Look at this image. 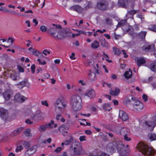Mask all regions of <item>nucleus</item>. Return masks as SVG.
Masks as SVG:
<instances>
[{
	"mask_svg": "<svg viewBox=\"0 0 156 156\" xmlns=\"http://www.w3.org/2000/svg\"><path fill=\"white\" fill-rule=\"evenodd\" d=\"M17 68L20 72H24V69L20 66L18 65L17 66Z\"/></svg>",
	"mask_w": 156,
	"mask_h": 156,
	"instance_id": "nucleus-62",
	"label": "nucleus"
},
{
	"mask_svg": "<svg viewBox=\"0 0 156 156\" xmlns=\"http://www.w3.org/2000/svg\"><path fill=\"white\" fill-rule=\"evenodd\" d=\"M28 50L30 51V53L37 57H41V56H43L40 51L35 49L33 48L32 46L28 49Z\"/></svg>",
	"mask_w": 156,
	"mask_h": 156,
	"instance_id": "nucleus-10",
	"label": "nucleus"
},
{
	"mask_svg": "<svg viewBox=\"0 0 156 156\" xmlns=\"http://www.w3.org/2000/svg\"><path fill=\"white\" fill-rule=\"evenodd\" d=\"M35 65H32L31 67V71L33 73H34L35 72Z\"/></svg>",
	"mask_w": 156,
	"mask_h": 156,
	"instance_id": "nucleus-64",
	"label": "nucleus"
},
{
	"mask_svg": "<svg viewBox=\"0 0 156 156\" xmlns=\"http://www.w3.org/2000/svg\"><path fill=\"white\" fill-rule=\"evenodd\" d=\"M90 73H88V77L90 81L93 82L97 80L96 75L95 73L92 72L91 71H90Z\"/></svg>",
	"mask_w": 156,
	"mask_h": 156,
	"instance_id": "nucleus-26",
	"label": "nucleus"
},
{
	"mask_svg": "<svg viewBox=\"0 0 156 156\" xmlns=\"http://www.w3.org/2000/svg\"><path fill=\"white\" fill-rule=\"evenodd\" d=\"M51 138H48L47 140H44L43 141V143L44 144H46L47 143V142L48 143H50L51 142Z\"/></svg>",
	"mask_w": 156,
	"mask_h": 156,
	"instance_id": "nucleus-61",
	"label": "nucleus"
},
{
	"mask_svg": "<svg viewBox=\"0 0 156 156\" xmlns=\"http://www.w3.org/2000/svg\"><path fill=\"white\" fill-rule=\"evenodd\" d=\"M42 53L45 55H47L48 54H49L50 53V51L44 49L42 51Z\"/></svg>",
	"mask_w": 156,
	"mask_h": 156,
	"instance_id": "nucleus-56",
	"label": "nucleus"
},
{
	"mask_svg": "<svg viewBox=\"0 0 156 156\" xmlns=\"http://www.w3.org/2000/svg\"><path fill=\"white\" fill-rule=\"evenodd\" d=\"M150 68L152 71L154 72L156 71V63H153L151 64Z\"/></svg>",
	"mask_w": 156,
	"mask_h": 156,
	"instance_id": "nucleus-45",
	"label": "nucleus"
},
{
	"mask_svg": "<svg viewBox=\"0 0 156 156\" xmlns=\"http://www.w3.org/2000/svg\"><path fill=\"white\" fill-rule=\"evenodd\" d=\"M135 60L137 63L138 66L145 63L146 60L144 58L141 57H136L135 58Z\"/></svg>",
	"mask_w": 156,
	"mask_h": 156,
	"instance_id": "nucleus-22",
	"label": "nucleus"
},
{
	"mask_svg": "<svg viewBox=\"0 0 156 156\" xmlns=\"http://www.w3.org/2000/svg\"><path fill=\"white\" fill-rule=\"evenodd\" d=\"M122 147V145L120 142L117 143L114 142L109 143L107 145L106 149L107 152L113 153L116 149L119 151V149Z\"/></svg>",
	"mask_w": 156,
	"mask_h": 156,
	"instance_id": "nucleus-4",
	"label": "nucleus"
},
{
	"mask_svg": "<svg viewBox=\"0 0 156 156\" xmlns=\"http://www.w3.org/2000/svg\"><path fill=\"white\" fill-rule=\"evenodd\" d=\"M84 95L90 99H93L95 97L96 93L93 89H90L87 91Z\"/></svg>",
	"mask_w": 156,
	"mask_h": 156,
	"instance_id": "nucleus-9",
	"label": "nucleus"
},
{
	"mask_svg": "<svg viewBox=\"0 0 156 156\" xmlns=\"http://www.w3.org/2000/svg\"><path fill=\"white\" fill-rule=\"evenodd\" d=\"M146 34V32L145 31L141 32L139 34V36L141 38H144Z\"/></svg>",
	"mask_w": 156,
	"mask_h": 156,
	"instance_id": "nucleus-49",
	"label": "nucleus"
},
{
	"mask_svg": "<svg viewBox=\"0 0 156 156\" xmlns=\"http://www.w3.org/2000/svg\"><path fill=\"white\" fill-rule=\"evenodd\" d=\"M99 47V42L96 41H95L91 44V47L93 49L97 48Z\"/></svg>",
	"mask_w": 156,
	"mask_h": 156,
	"instance_id": "nucleus-33",
	"label": "nucleus"
},
{
	"mask_svg": "<svg viewBox=\"0 0 156 156\" xmlns=\"http://www.w3.org/2000/svg\"><path fill=\"white\" fill-rule=\"evenodd\" d=\"M37 147L34 145L27 149L25 152L24 156H30L34 154L36 151Z\"/></svg>",
	"mask_w": 156,
	"mask_h": 156,
	"instance_id": "nucleus-8",
	"label": "nucleus"
},
{
	"mask_svg": "<svg viewBox=\"0 0 156 156\" xmlns=\"http://www.w3.org/2000/svg\"><path fill=\"white\" fill-rule=\"evenodd\" d=\"M129 0H119L118 5L121 7L126 8L129 4Z\"/></svg>",
	"mask_w": 156,
	"mask_h": 156,
	"instance_id": "nucleus-21",
	"label": "nucleus"
},
{
	"mask_svg": "<svg viewBox=\"0 0 156 156\" xmlns=\"http://www.w3.org/2000/svg\"><path fill=\"white\" fill-rule=\"evenodd\" d=\"M70 9L71 10L76 11L79 13L83 11L82 8L78 5L73 6L70 8Z\"/></svg>",
	"mask_w": 156,
	"mask_h": 156,
	"instance_id": "nucleus-24",
	"label": "nucleus"
},
{
	"mask_svg": "<svg viewBox=\"0 0 156 156\" xmlns=\"http://www.w3.org/2000/svg\"><path fill=\"white\" fill-rule=\"evenodd\" d=\"M48 31L52 37L55 38L60 39L64 37V33L57 28H50Z\"/></svg>",
	"mask_w": 156,
	"mask_h": 156,
	"instance_id": "nucleus-5",
	"label": "nucleus"
},
{
	"mask_svg": "<svg viewBox=\"0 0 156 156\" xmlns=\"http://www.w3.org/2000/svg\"><path fill=\"white\" fill-rule=\"evenodd\" d=\"M126 20H124L120 21V22L118 23L117 25V27H119L123 25L126 24Z\"/></svg>",
	"mask_w": 156,
	"mask_h": 156,
	"instance_id": "nucleus-43",
	"label": "nucleus"
},
{
	"mask_svg": "<svg viewBox=\"0 0 156 156\" xmlns=\"http://www.w3.org/2000/svg\"><path fill=\"white\" fill-rule=\"evenodd\" d=\"M124 138L125 140L128 141H130L131 139L130 136V133L124 136Z\"/></svg>",
	"mask_w": 156,
	"mask_h": 156,
	"instance_id": "nucleus-42",
	"label": "nucleus"
},
{
	"mask_svg": "<svg viewBox=\"0 0 156 156\" xmlns=\"http://www.w3.org/2000/svg\"><path fill=\"white\" fill-rule=\"evenodd\" d=\"M55 111L56 113H62L64 112L66 107V105L61 99H58L56 100L54 104Z\"/></svg>",
	"mask_w": 156,
	"mask_h": 156,
	"instance_id": "nucleus-3",
	"label": "nucleus"
},
{
	"mask_svg": "<svg viewBox=\"0 0 156 156\" xmlns=\"http://www.w3.org/2000/svg\"><path fill=\"white\" fill-rule=\"evenodd\" d=\"M41 103L43 105H45L47 107L48 106V104L46 101L44 100L43 101H41Z\"/></svg>",
	"mask_w": 156,
	"mask_h": 156,
	"instance_id": "nucleus-60",
	"label": "nucleus"
},
{
	"mask_svg": "<svg viewBox=\"0 0 156 156\" xmlns=\"http://www.w3.org/2000/svg\"><path fill=\"white\" fill-rule=\"evenodd\" d=\"M135 99V98L134 97L131 95H127L125 98L124 103L125 104H127L131 102V100H132L133 101Z\"/></svg>",
	"mask_w": 156,
	"mask_h": 156,
	"instance_id": "nucleus-27",
	"label": "nucleus"
},
{
	"mask_svg": "<svg viewBox=\"0 0 156 156\" xmlns=\"http://www.w3.org/2000/svg\"><path fill=\"white\" fill-rule=\"evenodd\" d=\"M41 30L42 32H45L47 30V28L46 27L44 26H41L40 27Z\"/></svg>",
	"mask_w": 156,
	"mask_h": 156,
	"instance_id": "nucleus-51",
	"label": "nucleus"
},
{
	"mask_svg": "<svg viewBox=\"0 0 156 156\" xmlns=\"http://www.w3.org/2000/svg\"><path fill=\"white\" fill-rule=\"evenodd\" d=\"M113 51L115 55H119L121 53V50L119 49L116 48H113Z\"/></svg>",
	"mask_w": 156,
	"mask_h": 156,
	"instance_id": "nucleus-44",
	"label": "nucleus"
},
{
	"mask_svg": "<svg viewBox=\"0 0 156 156\" xmlns=\"http://www.w3.org/2000/svg\"><path fill=\"white\" fill-rule=\"evenodd\" d=\"M54 122L53 120H51L50 122L48 123H46V126L48 128L51 129L53 128Z\"/></svg>",
	"mask_w": 156,
	"mask_h": 156,
	"instance_id": "nucleus-39",
	"label": "nucleus"
},
{
	"mask_svg": "<svg viewBox=\"0 0 156 156\" xmlns=\"http://www.w3.org/2000/svg\"><path fill=\"white\" fill-rule=\"evenodd\" d=\"M108 6L107 2L105 1H101L98 3L97 5L98 8L101 10L106 9L108 7Z\"/></svg>",
	"mask_w": 156,
	"mask_h": 156,
	"instance_id": "nucleus-13",
	"label": "nucleus"
},
{
	"mask_svg": "<svg viewBox=\"0 0 156 156\" xmlns=\"http://www.w3.org/2000/svg\"><path fill=\"white\" fill-rule=\"evenodd\" d=\"M94 153L95 154L92 153H90L89 155L90 156H109V155L107 154L104 152L98 151H95L94 152Z\"/></svg>",
	"mask_w": 156,
	"mask_h": 156,
	"instance_id": "nucleus-20",
	"label": "nucleus"
},
{
	"mask_svg": "<svg viewBox=\"0 0 156 156\" xmlns=\"http://www.w3.org/2000/svg\"><path fill=\"white\" fill-rule=\"evenodd\" d=\"M119 116L123 121H126L129 119V117L127 113L123 110H119Z\"/></svg>",
	"mask_w": 156,
	"mask_h": 156,
	"instance_id": "nucleus-15",
	"label": "nucleus"
},
{
	"mask_svg": "<svg viewBox=\"0 0 156 156\" xmlns=\"http://www.w3.org/2000/svg\"><path fill=\"white\" fill-rule=\"evenodd\" d=\"M24 134L26 136H31V134L30 133V130L29 129H28L25 130L24 132Z\"/></svg>",
	"mask_w": 156,
	"mask_h": 156,
	"instance_id": "nucleus-41",
	"label": "nucleus"
},
{
	"mask_svg": "<svg viewBox=\"0 0 156 156\" xmlns=\"http://www.w3.org/2000/svg\"><path fill=\"white\" fill-rule=\"evenodd\" d=\"M120 90L119 88H116L114 90H112V89L109 91L110 94L113 96H117L119 93Z\"/></svg>",
	"mask_w": 156,
	"mask_h": 156,
	"instance_id": "nucleus-31",
	"label": "nucleus"
},
{
	"mask_svg": "<svg viewBox=\"0 0 156 156\" xmlns=\"http://www.w3.org/2000/svg\"><path fill=\"white\" fill-rule=\"evenodd\" d=\"M82 102L81 98L79 95H75L71 97L70 100V103H77Z\"/></svg>",
	"mask_w": 156,
	"mask_h": 156,
	"instance_id": "nucleus-17",
	"label": "nucleus"
},
{
	"mask_svg": "<svg viewBox=\"0 0 156 156\" xmlns=\"http://www.w3.org/2000/svg\"><path fill=\"white\" fill-rule=\"evenodd\" d=\"M44 115L43 113L39 112L35 114L32 117V119L35 120H43L44 119Z\"/></svg>",
	"mask_w": 156,
	"mask_h": 156,
	"instance_id": "nucleus-16",
	"label": "nucleus"
},
{
	"mask_svg": "<svg viewBox=\"0 0 156 156\" xmlns=\"http://www.w3.org/2000/svg\"><path fill=\"white\" fill-rule=\"evenodd\" d=\"M19 85H20L21 86H22L23 87H22V88H23V87L24 86L26 87H30V83L27 81H22L20 82L19 84Z\"/></svg>",
	"mask_w": 156,
	"mask_h": 156,
	"instance_id": "nucleus-34",
	"label": "nucleus"
},
{
	"mask_svg": "<svg viewBox=\"0 0 156 156\" xmlns=\"http://www.w3.org/2000/svg\"><path fill=\"white\" fill-rule=\"evenodd\" d=\"M73 111L76 112L81 109L82 107V102L71 104Z\"/></svg>",
	"mask_w": 156,
	"mask_h": 156,
	"instance_id": "nucleus-12",
	"label": "nucleus"
},
{
	"mask_svg": "<svg viewBox=\"0 0 156 156\" xmlns=\"http://www.w3.org/2000/svg\"><path fill=\"white\" fill-rule=\"evenodd\" d=\"M113 37L114 39L115 40H118L121 38V36L120 35L116 34L115 33H114Z\"/></svg>",
	"mask_w": 156,
	"mask_h": 156,
	"instance_id": "nucleus-57",
	"label": "nucleus"
},
{
	"mask_svg": "<svg viewBox=\"0 0 156 156\" xmlns=\"http://www.w3.org/2000/svg\"><path fill=\"white\" fill-rule=\"evenodd\" d=\"M86 137L84 136H81L79 137V140L80 142H82L84 141H86Z\"/></svg>",
	"mask_w": 156,
	"mask_h": 156,
	"instance_id": "nucleus-55",
	"label": "nucleus"
},
{
	"mask_svg": "<svg viewBox=\"0 0 156 156\" xmlns=\"http://www.w3.org/2000/svg\"><path fill=\"white\" fill-rule=\"evenodd\" d=\"M106 23L108 24H111L112 23V20L108 18H106L105 20Z\"/></svg>",
	"mask_w": 156,
	"mask_h": 156,
	"instance_id": "nucleus-53",
	"label": "nucleus"
},
{
	"mask_svg": "<svg viewBox=\"0 0 156 156\" xmlns=\"http://www.w3.org/2000/svg\"><path fill=\"white\" fill-rule=\"evenodd\" d=\"M132 72L131 71L129 70L126 71L124 74V76L127 79H129L132 76Z\"/></svg>",
	"mask_w": 156,
	"mask_h": 156,
	"instance_id": "nucleus-35",
	"label": "nucleus"
},
{
	"mask_svg": "<svg viewBox=\"0 0 156 156\" xmlns=\"http://www.w3.org/2000/svg\"><path fill=\"white\" fill-rule=\"evenodd\" d=\"M148 137L151 141L156 140V135L154 133H150L149 134Z\"/></svg>",
	"mask_w": 156,
	"mask_h": 156,
	"instance_id": "nucleus-40",
	"label": "nucleus"
},
{
	"mask_svg": "<svg viewBox=\"0 0 156 156\" xmlns=\"http://www.w3.org/2000/svg\"><path fill=\"white\" fill-rule=\"evenodd\" d=\"M0 116L1 118L5 120L8 116V112L7 110L2 108H0Z\"/></svg>",
	"mask_w": 156,
	"mask_h": 156,
	"instance_id": "nucleus-14",
	"label": "nucleus"
},
{
	"mask_svg": "<svg viewBox=\"0 0 156 156\" xmlns=\"http://www.w3.org/2000/svg\"><path fill=\"white\" fill-rule=\"evenodd\" d=\"M23 127L19 128L14 130L13 132L11 133L10 136L11 137H13L20 134L23 130Z\"/></svg>",
	"mask_w": 156,
	"mask_h": 156,
	"instance_id": "nucleus-25",
	"label": "nucleus"
},
{
	"mask_svg": "<svg viewBox=\"0 0 156 156\" xmlns=\"http://www.w3.org/2000/svg\"><path fill=\"white\" fill-rule=\"evenodd\" d=\"M145 124L147 126L150 130H153L156 125V116L153 117L151 119L146 121Z\"/></svg>",
	"mask_w": 156,
	"mask_h": 156,
	"instance_id": "nucleus-6",
	"label": "nucleus"
},
{
	"mask_svg": "<svg viewBox=\"0 0 156 156\" xmlns=\"http://www.w3.org/2000/svg\"><path fill=\"white\" fill-rule=\"evenodd\" d=\"M1 10L3 11L4 12H5L10 13H11L13 14L14 15H20V16H24V15H20L19 14H18L17 13H16L15 12V11H13L12 12H10L9 10L6 9L5 8H4V9H1Z\"/></svg>",
	"mask_w": 156,
	"mask_h": 156,
	"instance_id": "nucleus-37",
	"label": "nucleus"
},
{
	"mask_svg": "<svg viewBox=\"0 0 156 156\" xmlns=\"http://www.w3.org/2000/svg\"><path fill=\"white\" fill-rule=\"evenodd\" d=\"M68 151L70 156L82 155L86 152L79 142H73L70 146Z\"/></svg>",
	"mask_w": 156,
	"mask_h": 156,
	"instance_id": "nucleus-1",
	"label": "nucleus"
},
{
	"mask_svg": "<svg viewBox=\"0 0 156 156\" xmlns=\"http://www.w3.org/2000/svg\"><path fill=\"white\" fill-rule=\"evenodd\" d=\"M152 47H153V49L151 48V46H148L147 47H143L142 48L145 51L152 52V54H153L156 58V50H155L153 46H152Z\"/></svg>",
	"mask_w": 156,
	"mask_h": 156,
	"instance_id": "nucleus-23",
	"label": "nucleus"
},
{
	"mask_svg": "<svg viewBox=\"0 0 156 156\" xmlns=\"http://www.w3.org/2000/svg\"><path fill=\"white\" fill-rule=\"evenodd\" d=\"M102 56V59L105 60L109 63L112 62V61L111 60L108 59L109 58L108 55L107 54H106L104 51L103 52V54Z\"/></svg>",
	"mask_w": 156,
	"mask_h": 156,
	"instance_id": "nucleus-36",
	"label": "nucleus"
},
{
	"mask_svg": "<svg viewBox=\"0 0 156 156\" xmlns=\"http://www.w3.org/2000/svg\"><path fill=\"white\" fill-rule=\"evenodd\" d=\"M23 149V146L22 145H20L17 147L15 149V151L16 152H18L19 151H21V150Z\"/></svg>",
	"mask_w": 156,
	"mask_h": 156,
	"instance_id": "nucleus-48",
	"label": "nucleus"
},
{
	"mask_svg": "<svg viewBox=\"0 0 156 156\" xmlns=\"http://www.w3.org/2000/svg\"><path fill=\"white\" fill-rule=\"evenodd\" d=\"M73 140V137L72 136H70V138L65 140L64 142L61 143V145L63 146L64 145H69L72 142Z\"/></svg>",
	"mask_w": 156,
	"mask_h": 156,
	"instance_id": "nucleus-29",
	"label": "nucleus"
},
{
	"mask_svg": "<svg viewBox=\"0 0 156 156\" xmlns=\"http://www.w3.org/2000/svg\"><path fill=\"white\" fill-rule=\"evenodd\" d=\"M102 45L104 47H108V43L105 40V39H102L101 41Z\"/></svg>",
	"mask_w": 156,
	"mask_h": 156,
	"instance_id": "nucleus-47",
	"label": "nucleus"
},
{
	"mask_svg": "<svg viewBox=\"0 0 156 156\" xmlns=\"http://www.w3.org/2000/svg\"><path fill=\"white\" fill-rule=\"evenodd\" d=\"M137 150L144 155L151 156L154 154V150L143 143H138L136 147Z\"/></svg>",
	"mask_w": 156,
	"mask_h": 156,
	"instance_id": "nucleus-2",
	"label": "nucleus"
},
{
	"mask_svg": "<svg viewBox=\"0 0 156 156\" xmlns=\"http://www.w3.org/2000/svg\"><path fill=\"white\" fill-rule=\"evenodd\" d=\"M133 107L136 110L140 111L144 107V105L142 102L135 98L133 103Z\"/></svg>",
	"mask_w": 156,
	"mask_h": 156,
	"instance_id": "nucleus-7",
	"label": "nucleus"
},
{
	"mask_svg": "<svg viewBox=\"0 0 156 156\" xmlns=\"http://www.w3.org/2000/svg\"><path fill=\"white\" fill-rule=\"evenodd\" d=\"M23 145L26 148L29 147L30 145V143L29 141H23L21 142Z\"/></svg>",
	"mask_w": 156,
	"mask_h": 156,
	"instance_id": "nucleus-38",
	"label": "nucleus"
},
{
	"mask_svg": "<svg viewBox=\"0 0 156 156\" xmlns=\"http://www.w3.org/2000/svg\"><path fill=\"white\" fill-rule=\"evenodd\" d=\"M14 99L18 102H23L27 98L23 96H21L19 94H17L15 96Z\"/></svg>",
	"mask_w": 156,
	"mask_h": 156,
	"instance_id": "nucleus-19",
	"label": "nucleus"
},
{
	"mask_svg": "<svg viewBox=\"0 0 156 156\" xmlns=\"http://www.w3.org/2000/svg\"><path fill=\"white\" fill-rule=\"evenodd\" d=\"M39 64L41 65H44L46 64V62L44 60L41 61L40 58H38L37 60Z\"/></svg>",
	"mask_w": 156,
	"mask_h": 156,
	"instance_id": "nucleus-50",
	"label": "nucleus"
},
{
	"mask_svg": "<svg viewBox=\"0 0 156 156\" xmlns=\"http://www.w3.org/2000/svg\"><path fill=\"white\" fill-rule=\"evenodd\" d=\"M15 39L13 37H10L7 39V42L8 45H3V46L5 48H9L15 42Z\"/></svg>",
	"mask_w": 156,
	"mask_h": 156,
	"instance_id": "nucleus-18",
	"label": "nucleus"
},
{
	"mask_svg": "<svg viewBox=\"0 0 156 156\" xmlns=\"http://www.w3.org/2000/svg\"><path fill=\"white\" fill-rule=\"evenodd\" d=\"M130 133V130L126 127L122 128L120 129H119L116 132V133L118 135H122L124 136L125 135Z\"/></svg>",
	"mask_w": 156,
	"mask_h": 156,
	"instance_id": "nucleus-11",
	"label": "nucleus"
},
{
	"mask_svg": "<svg viewBox=\"0 0 156 156\" xmlns=\"http://www.w3.org/2000/svg\"><path fill=\"white\" fill-rule=\"evenodd\" d=\"M62 150V148L61 147H58L54 151L56 153L58 154Z\"/></svg>",
	"mask_w": 156,
	"mask_h": 156,
	"instance_id": "nucleus-59",
	"label": "nucleus"
},
{
	"mask_svg": "<svg viewBox=\"0 0 156 156\" xmlns=\"http://www.w3.org/2000/svg\"><path fill=\"white\" fill-rule=\"evenodd\" d=\"M10 77L13 80H17V77L16 74H12L10 75Z\"/></svg>",
	"mask_w": 156,
	"mask_h": 156,
	"instance_id": "nucleus-52",
	"label": "nucleus"
},
{
	"mask_svg": "<svg viewBox=\"0 0 156 156\" xmlns=\"http://www.w3.org/2000/svg\"><path fill=\"white\" fill-rule=\"evenodd\" d=\"M69 129V126L65 125L61 126L59 127V129L61 132L65 133L68 132Z\"/></svg>",
	"mask_w": 156,
	"mask_h": 156,
	"instance_id": "nucleus-30",
	"label": "nucleus"
},
{
	"mask_svg": "<svg viewBox=\"0 0 156 156\" xmlns=\"http://www.w3.org/2000/svg\"><path fill=\"white\" fill-rule=\"evenodd\" d=\"M11 92L9 90H7L4 92L3 96L5 100L9 99L11 97Z\"/></svg>",
	"mask_w": 156,
	"mask_h": 156,
	"instance_id": "nucleus-28",
	"label": "nucleus"
},
{
	"mask_svg": "<svg viewBox=\"0 0 156 156\" xmlns=\"http://www.w3.org/2000/svg\"><path fill=\"white\" fill-rule=\"evenodd\" d=\"M149 29L151 30L152 31H154L156 32V25H153V26H151V27H150L149 28Z\"/></svg>",
	"mask_w": 156,
	"mask_h": 156,
	"instance_id": "nucleus-54",
	"label": "nucleus"
},
{
	"mask_svg": "<svg viewBox=\"0 0 156 156\" xmlns=\"http://www.w3.org/2000/svg\"><path fill=\"white\" fill-rule=\"evenodd\" d=\"M136 10H132L128 12V13L131 15H133L136 13Z\"/></svg>",
	"mask_w": 156,
	"mask_h": 156,
	"instance_id": "nucleus-63",
	"label": "nucleus"
},
{
	"mask_svg": "<svg viewBox=\"0 0 156 156\" xmlns=\"http://www.w3.org/2000/svg\"><path fill=\"white\" fill-rule=\"evenodd\" d=\"M48 128L46 126V124L45 125H41L39 128V129L40 131H44L46 130Z\"/></svg>",
	"mask_w": 156,
	"mask_h": 156,
	"instance_id": "nucleus-46",
	"label": "nucleus"
},
{
	"mask_svg": "<svg viewBox=\"0 0 156 156\" xmlns=\"http://www.w3.org/2000/svg\"><path fill=\"white\" fill-rule=\"evenodd\" d=\"M103 109L105 111H109L112 109L110 107V104L109 103H105L103 105Z\"/></svg>",
	"mask_w": 156,
	"mask_h": 156,
	"instance_id": "nucleus-32",
	"label": "nucleus"
},
{
	"mask_svg": "<svg viewBox=\"0 0 156 156\" xmlns=\"http://www.w3.org/2000/svg\"><path fill=\"white\" fill-rule=\"evenodd\" d=\"M103 86L104 87H108L110 88L111 87V85L110 84L107 83H103Z\"/></svg>",
	"mask_w": 156,
	"mask_h": 156,
	"instance_id": "nucleus-58",
	"label": "nucleus"
}]
</instances>
